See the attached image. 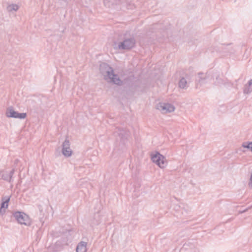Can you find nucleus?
I'll return each instance as SVG.
<instances>
[{
	"instance_id": "obj_1",
	"label": "nucleus",
	"mask_w": 252,
	"mask_h": 252,
	"mask_svg": "<svg viewBox=\"0 0 252 252\" xmlns=\"http://www.w3.org/2000/svg\"><path fill=\"white\" fill-rule=\"evenodd\" d=\"M99 70L103 78L108 82H112L118 85H121L122 81L118 75L114 73V70L109 65L106 63H102L100 64Z\"/></svg>"
},
{
	"instance_id": "obj_2",
	"label": "nucleus",
	"mask_w": 252,
	"mask_h": 252,
	"mask_svg": "<svg viewBox=\"0 0 252 252\" xmlns=\"http://www.w3.org/2000/svg\"><path fill=\"white\" fill-rule=\"evenodd\" d=\"M135 42L133 37L126 38L119 43L118 47L120 50H128L134 47Z\"/></svg>"
},
{
	"instance_id": "obj_3",
	"label": "nucleus",
	"mask_w": 252,
	"mask_h": 252,
	"mask_svg": "<svg viewBox=\"0 0 252 252\" xmlns=\"http://www.w3.org/2000/svg\"><path fill=\"white\" fill-rule=\"evenodd\" d=\"M14 217L17 221L25 225H30L31 221L30 219L26 214L20 212H16L14 214Z\"/></svg>"
},
{
	"instance_id": "obj_4",
	"label": "nucleus",
	"mask_w": 252,
	"mask_h": 252,
	"mask_svg": "<svg viewBox=\"0 0 252 252\" xmlns=\"http://www.w3.org/2000/svg\"><path fill=\"white\" fill-rule=\"evenodd\" d=\"M151 158L152 161L161 168H164L167 164L166 160L164 157L158 153L152 155Z\"/></svg>"
},
{
	"instance_id": "obj_5",
	"label": "nucleus",
	"mask_w": 252,
	"mask_h": 252,
	"mask_svg": "<svg viewBox=\"0 0 252 252\" xmlns=\"http://www.w3.org/2000/svg\"><path fill=\"white\" fill-rule=\"evenodd\" d=\"M157 109L160 111L161 113L165 114L173 112L175 107L170 103H159L157 105Z\"/></svg>"
},
{
	"instance_id": "obj_6",
	"label": "nucleus",
	"mask_w": 252,
	"mask_h": 252,
	"mask_svg": "<svg viewBox=\"0 0 252 252\" xmlns=\"http://www.w3.org/2000/svg\"><path fill=\"white\" fill-rule=\"evenodd\" d=\"M70 146V144L69 140L66 138L62 144V152L63 155L66 158L71 157L73 153Z\"/></svg>"
},
{
	"instance_id": "obj_7",
	"label": "nucleus",
	"mask_w": 252,
	"mask_h": 252,
	"mask_svg": "<svg viewBox=\"0 0 252 252\" xmlns=\"http://www.w3.org/2000/svg\"><path fill=\"white\" fill-rule=\"evenodd\" d=\"M6 115L7 117L24 119L26 117V113H19L15 111L12 107H9L6 110Z\"/></svg>"
},
{
	"instance_id": "obj_8",
	"label": "nucleus",
	"mask_w": 252,
	"mask_h": 252,
	"mask_svg": "<svg viewBox=\"0 0 252 252\" xmlns=\"http://www.w3.org/2000/svg\"><path fill=\"white\" fill-rule=\"evenodd\" d=\"M129 134V131L123 128L116 127L114 131V134L119 135L121 139L127 138Z\"/></svg>"
},
{
	"instance_id": "obj_9",
	"label": "nucleus",
	"mask_w": 252,
	"mask_h": 252,
	"mask_svg": "<svg viewBox=\"0 0 252 252\" xmlns=\"http://www.w3.org/2000/svg\"><path fill=\"white\" fill-rule=\"evenodd\" d=\"M10 196H5L2 197V202L0 208V213L3 214L5 212V209L8 207V202L10 200Z\"/></svg>"
},
{
	"instance_id": "obj_10",
	"label": "nucleus",
	"mask_w": 252,
	"mask_h": 252,
	"mask_svg": "<svg viewBox=\"0 0 252 252\" xmlns=\"http://www.w3.org/2000/svg\"><path fill=\"white\" fill-rule=\"evenodd\" d=\"M14 169H13L9 172H2L1 173L2 178L5 181H7L10 182L11 181L12 177L14 173Z\"/></svg>"
},
{
	"instance_id": "obj_11",
	"label": "nucleus",
	"mask_w": 252,
	"mask_h": 252,
	"mask_svg": "<svg viewBox=\"0 0 252 252\" xmlns=\"http://www.w3.org/2000/svg\"><path fill=\"white\" fill-rule=\"evenodd\" d=\"M87 243L85 242H80L76 248V252H86Z\"/></svg>"
},
{
	"instance_id": "obj_12",
	"label": "nucleus",
	"mask_w": 252,
	"mask_h": 252,
	"mask_svg": "<svg viewBox=\"0 0 252 252\" xmlns=\"http://www.w3.org/2000/svg\"><path fill=\"white\" fill-rule=\"evenodd\" d=\"M178 84L179 88L181 89H186L188 87L187 81L186 79L184 77L180 79Z\"/></svg>"
},
{
	"instance_id": "obj_13",
	"label": "nucleus",
	"mask_w": 252,
	"mask_h": 252,
	"mask_svg": "<svg viewBox=\"0 0 252 252\" xmlns=\"http://www.w3.org/2000/svg\"><path fill=\"white\" fill-rule=\"evenodd\" d=\"M19 8V7L17 4H11L7 7V10L9 12H12V11H16L18 10Z\"/></svg>"
},
{
	"instance_id": "obj_14",
	"label": "nucleus",
	"mask_w": 252,
	"mask_h": 252,
	"mask_svg": "<svg viewBox=\"0 0 252 252\" xmlns=\"http://www.w3.org/2000/svg\"><path fill=\"white\" fill-rule=\"evenodd\" d=\"M252 92V86L249 87V86L246 85L244 89V93L246 94H249Z\"/></svg>"
},
{
	"instance_id": "obj_15",
	"label": "nucleus",
	"mask_w": 252,
	"mask_h": 252,
	"mask_svg": "<svg viewBox=\"0 0 252 252\" xmlns=\"http://www.w3.org/2000/svg\"><path fill=\"white\" fill-rule=\"evenodd\" d=\"M198 77L199 78L198 82L200 83H203L204 80L206 79V76L203 73H198Z\"/></svg>"
},
{
	"instance_id": "obj_16",
	"label": "nucleus",
	"mask_w": 252,
	"mask_h": 252,
	"mask_svg": "<svg viewBox=\"0 0 252 252\" xmlns=\"http://www.w3.org/2000/svg\"><path fill=\"white\" fill-rule=\"evenodd\" d=\"M242 147L245 148H247L248 149H250L251 150V142H244L242 144Z\"/></svg>"
},
{
	"instance_id": "obj_17",
	"label": "nucleus",
	"mask_w": 252,
	"mask_h": 252,
	"mask_svg": "<svg viewBox=\"0 0 252 252\" xmlns=\"http://www.w3.org/2000/svg\"><path fill=\"white\" fill-rule=\"evenodd\" d=\"M216 80L217 81L215 82L216 85H218L219 84H221L222 83V80L221 78H220L219 77L216 78Z\"/></svg>"
},
{
	"instance_id": "obj_18",
	"label": "nucleus",
	"mask_w": 252,
	"mask_h": 252,
	"mask_svg": "<svg viewBox=\"0 0 252 252\" xmlns=\"http://www.w3.org/2000/svg\"><path fill=\"white\" fill-rule=\"evenodd\" d=\"M58 2L60 3V4H62L63 2L65 3L66 5L68 4L67 0H58Z\"/></svg>"
},
{
	"instance_id": "obj_19",
	"label": "nucleus",
	"mask_w": 252,
	"mask_h": 252,
	"mask_svg": "<svg viewBox=\"0 0 252 252\" xmlns=\"http://www.w3.org/2000/svg\"><path fill=\"white\" fill-rule=\"evenodd\" d=\"M249 187L250 188H252V175L251 176L250 182L249 183Z\"/></svg>"
},
{
	"instance_id": "obj_20",
	"label": "nucleus",
	"mask_w": 252,
	"mask_h": 252,
	"mask_svg": "<svg viewBox=\"0 0 252 252\" xmlns=\"http://www.w3.org/2000/svg\"><path fill=\"white\" fill-rule=\"evenodd\" d=\"M248 86H249V87H252V79H251L249 81Z\"/></svg>"
},
{
	"instance_id": "obj_21",
	"label": "nucleus",
	"mask_w": 252,
	"mask_h": 252,
	"mask_svg": "<svg viewBox=\"0 0 252 252\" xmlns=\"http://www.w3.org/2000/svg\"><path fill=\"white\" fill-rule=\"evenodd\" d=\"M107 2V0H104V3L105 5H107V4H106Z\"/></svg>"
},
{
	"instance_id": "obj_22",
	"label": "nucleus",
	"mask_w": 252,
	"mask_h": 252,
	"mask_svg": "<svg viewBox=\"0 0 252 252\" xmlns=\"http://www.w3.org/2000/svg\"><path fill=\"white\" fill-rule=\"evenodd\" d=\"M251 151L252 152V141L251 142Z\"/></svg>"
}]
</instances>
